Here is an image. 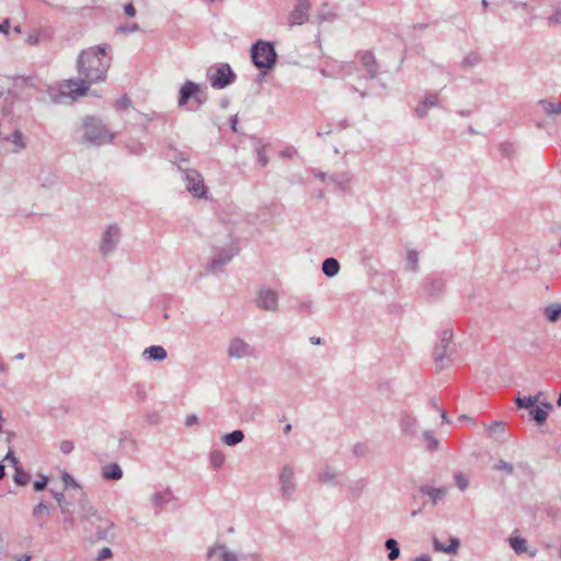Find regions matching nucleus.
I'll return each mask as SVG.
<instances>
[{
	"instance_id": "27",
	"label": "nucleus",
	"mask_w": 561,
	"mask_h": 561,
	"mask_svg": "<svg viewBox=\"0 0 561 561\" xmlns=\"http://www.w3.org/2000/svg\"><path fill=\"white\" fill-rule=\"evenodd\" d=\"M173 500V494L170 489H165L163 491L156 492L152 497V504L160 510L163 508L168 503Z\"/></svg>"
},
{
	"instance_id": "19",
	"label": "nucleus",
	"mask_w": 561,
	"mask_h": 561,
	"mask_svg": "<svg viewBox=\"0 0 561 561\" xmlns=\"http://www.w3.org/2000/svg\"><path fill=\"white\" fill-rule=\"evenodd\" d=\"M399 424L402 434L405 436L412 437L417 432V419L408 412L400 414Z\"/></svg>"
},
{
	"instance_id": "60",
	"label": "nucleus",
	"mask_w": 561,
	"mask_h": 561,
	"mask_svg": "<svg viewBox=\"0 0 561 561\" xmlns=\"http://www.w3.org/2000/svg\"><path fill=\"white\" fill-rule=\"evenodd\" d=\"M124 12L126 15L133 18L136 15V9L135 7L133 5V3H127L124 5Z\"/></svg>"
},
{
	"instance_id": "18",
	"label": "nucleus",
	"mask_w": 561,
	"mask_h": 561,
	"mask_svg": "<svg viewBox=\"0 0 561 561\" xmlns=\"http://www.w3.org/2000/svg\"><path fill=\"white\" fill-rule=\"evenodd\" d=\"M209 561H238V554L230 551L225 545H216L208 550Z\"/></svg>"
},
{
	"instance_id": "35",
	"label": "nucleus",
	"mask_w": 561,
	"mask_h": 561,
	"mask_svg": "<svg viewBox=\"0 0 561 561\" xmlns=\"http://www.w3.org/2000/svg\"><path fill=\"white\" fill-rule=\"evenodd\" d=\"M244 438V434L241 430H234L231 433H228L222 436V442L227 446H236L237 444L241 443Z\"/></svg>"
},
{
	"instance_id": "59",
	"label": "nucleus",
	"mask_w": 561,
	"mask_h": 561,
	"mask_svg": "<svg viewBox=\"0 0 561 561\" xmlns=\"http://www.w3.org/2000/svg\"><path fill=\"white\" fill-rule=\"evenodd\" d=\"M26 42L30 45H36L39 42V34L37 32H34L32 34H28Z\"/></svg>"
},
{
	"instance_id": "56",
	"label": "nucleus",
	"mask_w": 561,
	"mask_h": 561,
	"mask_svg": "<svg viewBox=\"0 0 561 561\" xmlns=\"http://www.w3.org/2000/svg\"><path fill=\"white\" fill-rule=\"evenodd\" d=\"M130 105V100L127 96H123L117 100L116 106L119 110H125Z\"/></svg>"
},
{
	"instance_id": "13",
	"label": "nucleus",
	"mask_w": 561,
	"mask_h": 561,
	"mask_svg": "<svg viewBox=\"0 0 561 561\" xmlns=\"http://www.w3.org/2000/svg\"><path fill=\"white\" fill-rule=\"evenodd\" d=\"M309 10H310V1L309 0H297L295 8L288 15L289 25L295 26V25L304 24L309 16Z\"/></svg>"
},
{
	"instance_id": "8",
	"label": "nucleus",
	"mask_w": 561,
	"mask_h": 561,
	"mask_svg": "<svg viewBox=\"0 0 561 561\" xmlns=\"http://www.w3.org/2000/svg\"><path fill=\"white\" fill-rule=\"evenodd\" d=\"M453 331L449 329L443 330L439 335V342L435 345L433 351V358L438 368L445 367V362L450 357L454 350L451 346Z\"/></svg>"
},
{
	"instance_id": "4",
	"label": "nucleus",
	"mask_w": 561,
	"mask_h": 561,
	"mask_svg": "<svg viewBox=\"0 0 561 561\" xmlns=\"http://www.w3.org/2000/svg\"><path fill=\"white\" fill-rule=\"evenodd\" d=\"M61 480L65 484V489L71 488L78 492V496L75 500L79 506V519L81 522L87 520L91 517L96 516L98 511L91 504L87 493L83 491L81 485L75 480V478L67 471L62 472Z\"/></svg>"
},
{
	"instance_id": "7",
	"label": "nucleus",
	"mask_w": 561,
	"mask_h": 561,
	"mask_svg": "<svg viewBox=\"0 0 561 561\" xmlns=\"http://www.w3.org/2000/svg\"><path fill=\"white\" fill-rule=\"evenodd\" d=\"M207 79L215 89H224L236 80V75L228 64H219L207 70Z\"/></svg>"
},
{
	"instance_id": "38",
	"label": "nucleus",
	"mask_w": 561,
	"mask_h": 561,
	"mask_svg": "<svg viewBox=\"0 0 561 561\" xmlns=\"http://www.w3.org/2000/svg\"><path fill=\"white\" fill-rule=\"evenodd\" d=\"M543 314L550 322H556L561 317V305L551 304L547 306L543 310Z\"/></svg>"
},
{
	"instance_id": "26",
	"label": "nucleus",
	"mask_w": 561,
	"mask_h": 561,
	"mask_svg": "<svg viewBox=\"0 0 561 561\" xmlns=\"http://www.w3.org/2000/svg\"><path fill=\"white\" fill-rule=\"evenodd\" d=\"M420 491L427 495L432 500L433 504H436L438 501L446 496L448 489L446 486L433 488L428 485H422Z\"/></svg>"
},
{
	"instance_id": "49",
	"label": "nucleus",
	"mask_w": 561,
	"mask_h": 561,
	"mask_svg": "<svg viewBox=\"0 0 561 561\" xmlns=\"http://www.w3.org/2000/svg\"><path fill=\"white\" fill-rule=\"evenodd\" d=\"M256 157H257V162L261 167H265L267 165L268 163V157L265 152V149L264 147H261L256 150Z\"/></svg>"
},
{
	"instance_id": "50",
	"label": "nucleus",
	"mask_w": 561,
	"mask_h": 561,
	"mask_svg": "<svg viewBox=\"0 0 561 561\" xmlns=\"http://www.w3.org/2000/svg\"><path fill=\"white\" fill-rule=\"evenodd\" d=\"M75 446L71 440L65 439L60 442L59 449L62 454L68 455L73 450Z\"/></svg>"
},
{
	"instance_id": "45",
	"label": "nucleus",
	"mask_w": 561,
	"mask_h": 561,
	"mask_svg": "<svg viewBox=\"0 0 561 561\" xmlns=\"http://www.w3.org/2000/svg\"><path fill=\"white\" fill-rule=\"evenodd\" d=\"M107 527L105 529H98L95 537L98 540H111L113 538L112 528L114 527L113 523L107 522Z\"/></svg>"
},
{
	"instance_id": "20",
	"label": "nucleus",
	"mask_w": 561,
	"mask_h": 561,
	"mask_svg": "<svg viewBox=\"0 0 561 561\" xmlns=\"http://www.w3.org/2000/svg\"><path fill=\"white\" fill-rule=\"evenodd\" d=\"M35 78L33 77H15L13 80V87L16 90H22L21 93L30 98L36 90Z\"/></svg>"
},
{
	"instance_id": "17",
	"label": "nucleus",
	"mask_w": 561,
	"mask_h": 561,
	"mask_svg": "<svg viewBox=\"0 0 561 561\" xmlns=\"http://www.w3.org/2000/svg\"><path fill=\"white\" fill-rule=\"evenodd\" d=\"M236 254L237 251L231 247L221 249L209 263L208 271L215 273L216 271L220 270L224 265L229 263Z\"/></svg>"
},
{
	"instance_id": "25",
	"label": "nucleus",
	"mask_w": 561,
	"mask_h": 561,
	"mask_svg": "<svg viewBox=\"0 0 561 561\" xmlns=\"http://www.w3.org/2000/svg\"><path fill=\"white\" fill-rule=\"evenodd\" d=\"M353 176L351 172H340L330 175V182L336 184L342 191H347L351 187Z\"/></svg>"
},
{
	"instance_id": "24",
	"label": "nucleus",
	"mask_w": 561,
	"mask_h": 561,
	"mask_svg": "<svg viewBox=\"0 0 561 561\" xmlns=\"http://www.w3.org/2000/svg\"><path fill=\"white\" fill-rule=\"evenodd\" d=\"M340 473L331 466L325 465L317 474L318 481L324 484H337Z\"/></svg>"
},
{
	"instance_id": "48",
	"label": "nucleus",
	"mask_w": 561,
	"mask_h": 561,
	"mask_svg": "<svg viewBox=\"0 0 561 561\" xmlns=\"http://www.w3.org/2000/svg\"><path fill=\"white\" fill-rule=\"evenodd\" d=\"M312 301L304 300L299 302L297 310L301 314H310L312 312Z\"/></svg>"
},
{
	"instance_id": "36",
	"label": "nucleus",
	"mask_w": 561,
	"mask_h": 561,
	"mask_svg": "<svg viewBox=\"0 0 561 561\" xmlns=\"http://www.w3.org/2000/svg\"><path fill=\"white\" fill-rule=\"evenodd\" d=\"M119 447L123 450L133 451L136 449V439L128 432H124L119 437Z\"/></svg>"
},
{
	"instance_id": "23",
	"label": "nucleus",
	"mask_w": 561,
	"mask_h": 561,
	"mask_svg": "<svg viewBox=\"0 0 561 561\" xmlns=\"http://www.w3.org/2000/svg\"><path fill=\"white\" fill-rule=\"evenodd\" d=\"M367 479L366 478H359L355 479L348 482L346 490L351 499L357 500L362 496L364 491L367 488Z\"/></svg>"
},
{
	"instance_id": "11",
	"label": "nucleus",
	"mask_w": 561,
	"mask_h": 561,
	"mask_svg": "<svg viewBox=\"0 0 561 561\" xmlns=\"http://www.w3.org/2000/svg\"><path fill=\"white\" fill-rule=\"evenodd\" d=\"M228 355L232 358L252 357L255 354V348L240 337H233L228 345Z\"/></svg>"
},
{
	"instance_id": "16",
	"label": "nucleus",
	"mask_w": 561,
	"mask_h": 561,
	"mask_svg": "<svg viewBox=\"0 0 561 561\" xmlns=\"http://www.w3.org/2000/svg\"><path fill=\"white\" fill-rule=\"evenodd\" d=\"M445 289V282L442 278H428L424 282L422 290L426 299L438 298Z\"/></svg>"
},
{
	"instance_id": "12",
	"label": "nucleus",
	"mask_w": 561,
	"mask_h": 561,
	"mask_svg": "<svg viewBox=\"0 0 561 561\" xmlns=\"http://www.w3.org/2000/svg\"><path fill=\"white\" fill-rule=\"evenodd\" d=\"M256 305L263 310L276 312L278 310L277 293L271 288H261L257 294Z\"/></svg>"
},
{
	"instance_id": "39",
	"label": "nucleus",
	"mask_w": 561,
	"mask_h": 561,
	"mask_svg": "<svg viewBox=\"0 0 561 561\" xmlns=\"http://www.w3.org/2000/svg\"><path fill=\"white\" fill-rule=\"evenodd\" d=\"M422 437L426 444V450L428 451H435L439 447L438 439L434 436V434L431 431H424L422 433Z\"/></svg>"
},
{
	"instance_id": "47",
	"label": "nucleus",
	"mask_w": 561,
	"mask_h": 561,
	"mask_svg": "<svg viewBox=\"0 0 561 561\" xmlns=\"http://www.w3.org/2000/svg\"><path fill=\"white\" fill-rule=\"evenodd\" d=\"M494 470L505 471L507 474H512L514 471V466L511 462L505 460H499L494 466Z\"/></svg>"
},
{
	"instance_id": "63",
	"label": "nucleus",
	"mask_w": 561,
	"mask_h": 561,
	"mask_svg": "<svg viewBox=\"0 0 561 561\" xmlns=\"http://www.w3.org/2000/svg\"><path fill=\"white\" fill-rule=\"evenodd\" d=\"M296 153V149L294 147H289L282 151V156L286 158H291Z\"/></svg>"
},
{
	"instance_id": "5",
	"label": "nucleus",
	"mask_w": 561,
	"mask_h": 561,
	"mask_svg": "<svg viewBox=\"0 0 561 561\" xmlns=\"http://www.w3.org/2000/svg\"><path fill=\"white\" fill-rule=\"evenodd\" d=\"M251 58L259 69H271L276 64L277 54L272 43L260 39L251 48Z\"/></svg>"
},
{
	"instance_id": "6",
	"label": "nucleus",
	"mask_w": 561,
	"mask_h": 561,
	"mask_svg": "<svg viewBox=\"0 0 561 561\" xmlns=\"http://www.w3.org/2000/svg\"><path fill=\"white\" fill-rule=\"evenodd\" d=\"M122 238V230L116 224L108 225L102 232L99 251L103 257L112 255Z\"/></svg>"
},
{
	"instance_id": "15",
	"label": "nucleus",
	"mask_w": 561,
	"mask_h": 561,
	"mask_svg": "<svg viewBox=\"0 0 561 561\" xmlns=\"http://www.w3.org/2000/svg\"><path fill=\"white\" fill-rule=\"evenodd\" d=\"M60 513L62 515V523L66 530H72L76 528V505L73 501L66 500L64 503L59 505Z\"/></svg>"
},
{
	"instance_id": "57",
	"label": "nucleus",
	"mask_w": 561,
	"mask_h": 561,
	"mask_svg": "<svg viewBox=\"0 0 561 561\" xmlns=\"http://www.w3.org/2000/svg\"><path fill=\"white\" fill-rule=\"evenodd\" d=\"M550 23L561 24V9H558L550 18Z\"/></svg>"
},
{
	"instance_id": "32",
	"label": "nucleus",
	"mask_w": 561,
	"mask_h": 561,
	"mask_svg": "<svg viewBox=\"0 0 561 561\" xmlns=\"http://www.w3.org/2000/svg\"><path fill=\"white\" fill-rule=\"evenodd\" d=\"M505 431L506 424L503 421H495L486 427L489 436L495 439L504 437Z\"/></svg>"
},
{
	"instance_id": "2",
	"label": "nucleus",
	"mask_w": 561,
	"mask_h": 561,
	"mask_svg": "<svg viewBox=\"0 0 561 561\" xmlns=\"http://www.w3.org/2000/svg\"><path fill=\"white\" fill-rule=\"evenodd\" d=\"M81 135L78 141L89 146H102L112 142L115 135L110 133L103 122L94 116H85L80 128Z\"/></svg>"
},
{
	"instance_id": "43",
	"label": "nucleus",
	"mask_w": 561,
	"mask_h": 561,
	"mask_svg": "<svg viewBox=\"0 0 561 561\" xmlns=\"http://www.w3.org/2000/svg\"><path fill=\"white\" fill-rule=\"evenodd\" d=\"M225 460L226 457L220 450H213L209 455L210 465L216 469L221 468L225 463Z\"/></svg>"
},
{
	"instance_id": "21",
	"label": "nucleus",
	"mask_w": 561,
	"mask_h": 561,
	"mask_svg": "<svg viewBox=\"0 0 561 561\" xmlns=\"http://www.w3.org/2000/svg\"><path fill=\"white\" fill-rule=\"evenodd\" d=\"M360 62L365 69V80H371L376 77L378 67L375 60V56L370 51H364L360 54Z\"/></svg>"
},
{
	"instance_id": "31",
	"label": "nucleus",
	"mask_w": 561,
	"mask_h": 561,
	"mask_svg": "<svg viewBox=\"0 0 561 561\" xmlns=\"http://www.w3.org/2000/svg\"><path fill=\"white\" fill-rule=\"evenodd\" d=\"M340 271V263L334 257H328L322 262V272L328 277L335 276Z\"/></svg>"
},
{
	"instance_id": "28",
	"label": "nucleus",
	"mask_w": 561,
	"mask_h": 561,
	"mask_svg": "<svg viewBox=\"0 0 561 561\" xmlns=\"http://www.w3.org/2000/svg\"><path fill=\"white\" fill-rule=\"evenodd\" d=\"M142 355L148 359L158 360V362L165 359L168 356L164 347H162L160 345H152V346L145 348Z\"/></svg>"
},
{
	"instance_id": "33",
	"label": "nucleus",
	"mask_w": 561,
	"mask_h": 561,
	"mask_svg": "<svg viewBox=\"0 0 561 561\" xmlns=\"http://www.w3.org/2000/svg\"><path fill=\"white\" fill-rule=\"evenodd\" d=\"M49 514L48 506L41 502L33 510V516L41 527L46 525V516Z\"/></svg>"
},
{
	"instance_id": "9",
	"label": "nucleus",
	"mask_w": 561,
	"mask_h": 561,
	"mask_svg": "<svg viewBox=\"0 0 561 561\" xmlns=\"http://www.w3.org/2000/svg\"><path fill=\"white\" fill-rule=\"evenodd\" d=\"M278 486L280 497L286 501L290 500L297 489L295 469L293 466H283L278 474Z\"/></svg>"
},
{
	"instance_id": "58",
	"label": "nucleus",
	"mask_w": 561,
	"mask_h": 561,
	"mask_svg": "<svg viewBox=\"0 0 561 561\" xmlns=\"http://www.w3.org/2000/svg\"><path fill=\"white\" fill-rule=\"evenodd\" d=\"M4 459L10 461L14 466V468L16 466H20L19 459L14 456V453L12 450H9Z\"/></svg>"
},
{
	"instance_id": "34",
	"label": "nucleus",
	"mask_w": 561,
	"mask_h": 561,
	"mask_svg": "<svg viewBox=\"0 0 561 561\" xmlns=\"http://www.w3.org/2000/svg\"><path fill=\"white\" fill-rule=\"evenodd\" d=\"M102 476L105 480H119L123 477V470L117 463H111L104 467Z\"/></svg>"
},
{
	"instance_id": "51",
	"label": "nucleus",
	"mask_w": 561,
	"mask_h": 561,
	"mask_svg": "<svg viewBox=\"0 0 561 561\" xmlns=\"http://www.w3.org/2000/svg\"><path fill=\"white\" fill-rule=\"evenodd\" d=\"M47 483H48L47 477L42 476L39 480H36L34 482V485H33L34 490L36 492L43 491L46 488Z\"/></svg>"
},
{
	"instance_id": "10",
	"label": "nucleus",
	"mask_w": 561,
	"mask_h": 561,
	"mask_svg": "<svg viewBox=\"0 0 561 561\" xmlns=\"http://www.w3.org/2000/svg\"><path fill=\"white\" fill-rule=\"evenodd\" d=\"M186 190L197 198H207V187L203 175L195 169L183 170Z\"/></svg>"
},
{
	"instance_id": "29",
	"label": "nucleus",
	"mask_w": 561,
	"mask_h": 561,
	"mask_svg": "<svg viewBox=\"0 0 561 561\" xmlns=\"http://www.w3.org/2000/svg\"><path fill=\"white\" fill-rule=\"evenodd\" d=\"M542 396V392H538L535 396L520 397L519 394L514 398V403L518 409H529L535 407L536 403L539 402V398Z\"/></svg>"
},
{
	"instance_id": "37",
	"label": "nucleus",
	"mask_w": 561,
	"mask_h": 561,
	"mask_svg": "<svg viewBox=\"0 0 561 561\" xmlns=\"http://www.w3.org/2000/svg\"><path fill=\"white\" fill-rule=\"evenodd\" d=\"M385 547L386 549L389 551L388 552V559L390 561H394L399 558L400 556V548H399V543L396 539L393 538H389L386 540L385 542Z\"/></svg>"
},
{
	"instance_id": "46",
	"label": "nucleus",
	"mask_w": 561,
	"mask_h": 561,
	"mask_svg": "<svg viewBox=\"0 0 561 561\" xmlns=\"http://www.w3.org/2000/svg\"><path fill=\"white\" fill-rule=\"evenodd\" d=\"M456 485L460 491H465L469 485L468 478L462 472H457L454 474Z\"/></svg>"
},
{
	"instance_id": "22",
	"label": "nucleus",
	"mask_w": 561,
	"mask_h": 561,
	"mask_svg": "<svg viewBox=\"0 0 561 561\" xmlns=\"http://www.w3.org/2000/svg\"><path fill=\"white\" fill-rule=\"evenodd\" d=\"M434 550L437 552H445L456 554L460 547V540L456 537H449L448 545L442 543L436 537L433 539Z\"/></svg>"
},
{
	"instance_id": "1",
	"label": "nucleus",
	"mask_w": 561,
	"mask_h": 561,
	"mask_svg": "<svg viewBox=\"0 0 561 561\" xmlns=\"http://www.w3.org/2000/svg\"><path fill=\"white\" fill-rule=\"evenodd\" d=\"M111 51L108 44L83 49L77 58L78 78L61 83L58 93L53 95L55 102L61 103L65 98L73 101L85 95L92 84L105 81L112 64Z\"/></svg>"
},
{
	"instance_id": "42",
	"label": "nucleus",
	"mask_w": 561,
	"mask_h": 561,
	"mask_svg": "<svg viewBox=\"0 0 561 561\" xmlns=\"http://www.w3.org/2000/svg\"><path fill=\"white\" fill-rule=\"evenodd\" d=\"M30 474L21 466L15 467L13 480L18 485H26L30 482Z\"/></svg>"
},
{
	"instance_id": "53",
	"label": "nucleus",
	"mask_w": 561,
	"mask_h": 561,
	"mask_svg": "<svg viewBox=\"0 0 561 561\" xmlns=\"http://www.w3.org/2000/svg\"><path fill=\"white\" fill-rule=\"evenodd\" d=\"M139 30H140V27L137 23L124 25L118 28V31L121 33H125V34L138 32Z\"/></svg>"
},
{
	"instance_id": "55",
	"label": "nucleus",
	"mask_w": 561,
	"mask_h": 561,
	"mask_svg": "<svg viewBox=\"0 0 561 561\" xmlns=\"http://www.w3.org/2000/svg\"><path fill=\"white\" fill-rule=\"evenodd\" d=\"M49 492L51 493L54 499L57 501L58 506L60 505V503H64L67 500V497L64 494V492H58V491H55L53 489H50Z\"/></svg>"
},
{
	"instance_id": "61",
	"label": "nucleus",
	"mask_w": 561,
	"mask_h": 561,
	"mask_svg": "<svg viewBox=\"0 0 561 561\" xmlns=\"http://www.w3.org/2000/svg\"><path fill=\"white\" fill-rule=\"evenodd\" d=\"M197 423V416L195 414H190L185 417V425L192 426Z\"/></svg>"
},
{
	"instance_id": "3",
	"label": "nucleus",
	"mask_w": 561,
	"mask_h": 561,
	"mask_svg": "<svg viewBox=\"0 0 561 561\" xmlns=\"http://www.w3.org/2000/svg\"><path fill=\"white\" fill-rule=\"evenodd\" d=\"M207 101V93L201 84L186 80L179 91V107H186L188 111H198Z\"/></svg>"
},
{
	"instance_id": "41",
	"label": "nucleus",
	"mask_w": 561,
	"mask_h": 561,
	"mask_svg": "<svg viewBox=\"0 0 561 561\" xmlns=\"http://www.w3.org/2000/svg\"><path fill=\"white\" fill-rule=\"evenodd\" d=\"M510 546L517 554H522L527 551V541L522 537H511Z\"/></svg>"
},
{
	"instance_id": "52",
	"label": "nucleus",
	"mask_w": 561,
	"mask_h": 561,
	"mask_svg": "<svg viewBox=\"0 0 561 561\" xmlns=\"http://www.w3.org/2000/svg\"><path fill=\"white\" fill-rule=\"evenodd\" d=\"M112 556H113L112 550L107 547H104L99 551L95 559H96V561H102L104 559H110Z\"/></svg>"
},
{
	"instance_id": "14",
	"label": "nucleus",
	"mask_w": 561,
	"mask_h": 561,
	"mask_svg": "<svg viewBox=\"0 0 561 561\" xmlns=\"http://www.w3.org/2000/svg\"><path fill=\"white\" fill-rule=\"evenodd\" d=\"M440 105V98L438 92H430L425 94L415 106V114L420 118L427 116L428 111Z\"/></svg>"
},
{
	"instance_id": "54",
	"label": "nucleus",
	"mask_w": 561,
	"mask_h": 561,
	"mask_svg": "<svg viewBox=\"0 0 561 561\" xmlns=\"http://www.w3.org/2000/svg\"><path fill=\"white\" fill-rule=\"evenodd\" d=\"M356 70V66L354 62H345L342 65V71L344 76H352Z\"/></svg>"
},
{
	"instance_id": "64",
	"label": "nucleus",
	"mask_w": 561,
	"mask_h": 561,
	"mask_svg": "<svg viewBox=\"0 0 561 561\" xmlns=\"http://www.w3.org/2000/svg\"><path fill=\"white\" fill-rule=\"evenodd\" d=\"M478 61V57L477 56H468L465 58L463 60V64L465 65H468V66H473L476 65Z\"/></svg>"
},
{
	"instance_id": "62",
	"label": "nucleus",
	"mask_w": 561,
	"mask_h": 561,
	"mask_svg": "<svg viewBox=\"0 0 561 561\" xmlns=\"http://www.w3.org/2000/svg\"><path fill=\"white\" fill-rule=\"evenodd\" d=\"M9 28H10V23H9L8 19L0 23V33L7 35L9 33Z\"/></svg>"
},
{
	"instance_id": "30",
	"label": "nucleus",
	"mask_w": 561,
	"mask_h": 561,
	"mask_svg": "<svg viewBox=\"0 0 561 561\" xmlns=\"http://www.w3.org/2000/svg\"><path fill=\"white\" fill-rule=\"evenodd\" d=\"M538 105L541 106L543 112L549 116L561 114V102H551L547 99H542L538 102Z\"/></svg>"
},
{
	"instance_id": "44",
	"label": "nucleus",
	"mask_w": 561,
	"mask_h": 561,
	"mask_svg": "<svg viewBox=\"0 0 561 561\" xmlns=\"http://www.w3.org/2000/svg\"><path fill=\"white\" fill-rule=\"evenodd\" d=\"M407 267L412 271L416 272L419 268V254L414 250H409L407 253Z\"/></svg>"
},
{
	"instance_id": "40",
	"label": "nucleus",
	"mask_w": 561,
	"mask_h": 561,
	"mask_svg": "<svg viewBox=\"0 0 561 561\" xmlns=\"http://www.w3.org/2000/svg\"><path fill=\"white\" fill-rule=\"evenodd\" d=\"M531 419L538 424V425H542L543 423H546L549 414H548V411L545 410L543 408L541 407H536L535 409H533L530 412H529Z\"/></svg>"
}]
</instances>
